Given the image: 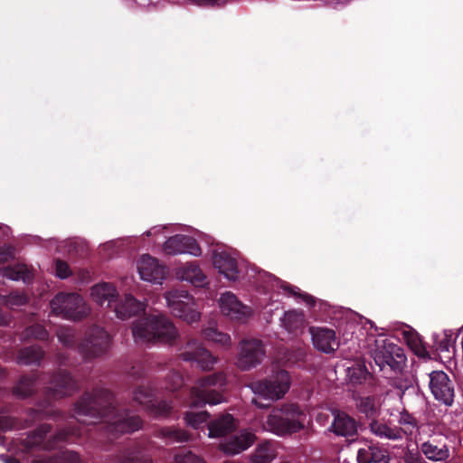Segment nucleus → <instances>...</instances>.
Instances as JSON below:
<instances>
[{"label": "nucleus", "mask_w": 463, "mask_h": 463, "mask_svg": "<svg viewBox=\"0 0 463 463\" xmlns=\"http://www.w3.org/2000/svg\"><path fill=\"white\" fill-rule=\"evenodd\" d=\"M369 427L372 433L381 439L390 440H400L402 439V431L398 427H391L379 420H373Z\"/></svg>", "instance_id": "c85d7f7f"}, {"label": "nucleus", "mask_w": 463, "mask_h": 463, "mask_svg": "<svg viewBox=\"0 0 463 463\" xmlns=\"http://www.w3.org/2000/svg\"><path fill=\"white\" fill-rule=\"evenodd\" d=\"M184 383V379L181 374L175 373H172L168 378V383L166 388L169 391H175L180 388Z\"/></svg>", "instance_id": "8fccbe9b"}, {"label": "nucleus", "mask_w": 463, "mask_h": 463, "mask_svg": "<svg viewBox=\"0 0 463 463\" xmlns=\"http://www.w3.org/2000/svg\"><path fill=\"white\" fill-rule=\"evenodd\" d=\"M190 3L201 7H220L230 0H188Z\"/></svg>", "instance_id": "de8ad7c7"}, {"label": "nucleus", "mask_w": 463, "mask_h": 463, "mask_svg": "<svg viewBox=\"0 0 463 463\" xmlns=\"http://www.w3.org/2000/svg\"><path fill=\"white\" fill-rule=\"evenodd\" d=\"M398 388L401 390V392L399 393V395L402 397V395L404 393V392L406 390H408L410 388V385L406 384V385H399Z\"/></svg>", "instance_id": "bf43d9fd"}, {"label": "nucleus", "mask_w": 463, "mask_h": 463, "mask_svg": "<svg viewBox=\"0 0 463 463\" xmlns=\"http://www.w3.org/2000/svg\"><path fill=\"white\" fill-rule=\"evenodd\" d=\"M351 316H352V317L349 318V320L347 321V324H346L347 328H352L354 326V322L356 319L355 316H354V315H351Z\"/></svg>", "instance_id": "13d9d810"}, {"label": "nucleus", "mask_w": 463, "mask_h": 463, "mask_svg": "<svg viewBox=\"0 0 463 463\" xmlns=\"http://www.w3.org/2000/svg\"><path fill=\"white\" fill-rule=\"evenodd\" d=\"M213 267L228 280L235 281L240 279L236 258L226 250H215L212 257Z\"/></svg>", "instance_id": "aec40b11"}, {"label": "nucleus", "mask_w": 463, "mask_h": 463, "mask_svg": "<svg viewBox=\"0 0 463 463\" xmlns=\"http://www.w3.org/2000/svg\"><path fill=\"white\" fill-rule=\"evenodd\" d=\"M154 391L150 385H141L133 392V399L151 414L161 417L166 416L172 410V405L166 402L154 403Z\"/></svg>", "instance_id": "dca6fc26"}, {"label": "nucleus", "mask_w": 463, "mask_h": 463, "mask_svg": "<svg viewBox=\"0 0 463 463\" xmlns=\"http://www.w3.org/2000/svg\"><path fill=\"white\" fill-rule=\"evenodd\" d=\"M146 305V301H139L131 294H126L121 298H116L111 307L118 318L126 320L140 312H144Z\"/></svg>", "instance_id": "4be33fe9"}, {"label": "nucleus", "mask_w": 463, "mask_h": 463, "mask_svg": "<svg viewBox=\"0 0 463 463\" xmlns=\"http://www.w3.org/2000/svg\"><path fill=\"white\" fill-rule=\"evenodd\" d=\"M71 274V269L66 262H64L61 260H57L55 261V275L58 278L64 279H67L68 277H70Z\"/></svg>", "instance_id": "a18cd8bd"}, {"label": "nucleus", "mask_w": 463, "mask_h": 463, "mask_svg": "<svg viewBox=\"0 0 463 463\" xmlns=\"http://www.w3.org/2000/svg\"><path fill=\"white\" fill-rule=\"evenodd\" d=\"M175 226L173 225H156L146 232L147 237H151L154 243L161 238H166V235L171 233Z\"/></svg>", "instance_id": "a19ab883"}, {"label": "nucleus", "mask_w": 463, "mask_h": 463, "mask_svg": "<svg viewBox=\"0 0 463 463\" xmlns=\"http://www.w3.org/2000/svg\"><path fill=\"white\" fill-rule=\"evenodd\" d=\"M280 324L286 331L298 334L305 328V314L299 310L286 311L280 318Z\"/></svg>", "instance_id": "bb28decb"}, {"label": "nucleus", "mask_w": 463, "mask_h": 463, "mask_svg": "<svg viewBox=\"0 0 463 463\" xmlns=\"http://www.w3.org/2000/svg\"><path fill=\"white\" fill-rule=\"evenodd\" d=\"M162 251L165 255L188 254L194 257L202 255V250L196 240L185 234L169 236L162 245Z\"/></svg>", "instance_id": "4468645a"}, {"label": "nucleus", "mask_w": 463, "mask_h": 463, "mask_svg": "<svg viewBox=\"0 0 463 463\" xmlns=\"http://www.w3.org/2000/svg\"><path fill=\"white\" fill-rule=\"evenodd\" d=\"M346 375L352 383L356 384L361 383L366 379L368 372L364 364L356 363L346 368Z\"/></svg>", "instance_id": "4c0bfd02"}, {"label": "nucleus", "mask_w": 463, "mask_h": 463, "mask_svg": "<svg viewBox=\"0 0 463 463\" xmlns=\"http://www.w3.org/2000/svg\"><path fill=\"white\" fill-rule=\"evenodd\" d=\"M313 345L320 352L330 354L339 346V342L333 329L322 326H311L309 328Z\"/></svg>", "instance_id": "412c9836"}, {"label": "nucleus", "mask_w": 463, "mask_h": 463, "mask_svg": "<svg viewBox=\"0 0 463 463\" xmlns=\"http://www.w3.org/2000/svg\"><path fill=\"white\" fill-rule=\"evenodd\" d=\"M277 457L275 444L266 441L260 443L251 457V463H271Z\"/></svg>", "instance_id": "7c9ffc66"}, {"label": "nucleus", "mask_w": 463, "mask_h": 463, "mask_svg": "<svg viewBox=\"0 0 463 463\" xmlns=\"http://www.w3.org/2000/svg\"><path fill=\"white\" fill-rule=\"evenodd\" d=\"M184 361L194 362L203 371H210L217 363V357L213 356L203 345L195 339L187 342L180 354Z\"/></svg>", "instance_id": "ddd939ff"}, {"label": "nucleus", "mask_w": 463, "mask_h": 463, "mask_svg": "<svg viewBox=\"0 0 463 463\" xmlns=\"http://www.w3.org/2000/svg\"><path fill=\"white\" fill-rule=\"evenodd\" d=\"M331 428L336 435L344 437L353 436L357 430L355 420L345 412L335 414Z\"/></svg>", "instance_id": "a878e982"}, {"label": "nucleus", "mask_w": 463, "mask_h": 463, "mask_svg": "<svg viewBox=\"0 0 463 463\" xmlns=\"http://www.w3.org/2000/svg\"><path fill=\"white\" fill-rule=\"evenodd\" d=\"M27 298L24 294L17 292L11 293L8 296L4 297V303L10 308H15L23 306L26 303Z\"/></svg>", "instance_id": "37998d69"}, {"label": "nucleus", "mask_w": 463, "mask_h": 463, "mask_svg": "<svg viewBox=\"0 0 463 463\" xmlns=\"http://www.w3.org/2000/svg\"><path fill=\"white\" fill-rule=\"evenodd\" d=\"M373 356L381 369L389 366L392 370H400L406 362L402 348L386 339L375 341Z\"/></svg>", "instance_id": "6e6552de"}, {"label": "nucleus", "mask_w": 463, "mask_h": 463, "mask_svg": "<svg viewBox=\"0 0 463 463\" xmlns=\"http://www.w3.org/2000/svg\"><path fill=\"white\" fill-rule=\"evenodd\" d=\"M290 376L285 370L273 373L269 379L251 383L252 392L266 400L277 401L284 397L290 387Z\"/></svg>", "instance_id": "0eeeda50"}, {"label": "nucleus", "mask_w": 463, "mask_h": 463, "mask_svg": "<svg viewBox=\"0 0 463 463\" xmlns=\"http://www.w3.org/2000/svg\"><path fill=\"white\" fill-rule=\"evenodd\" d=\"M306 420V413L298 405L286 403L274 407L261 423V427L279 437H286L302 430Z\"/></svg>", "instance_id": "7ed1b4c3"}, {"label": "nucleus", "mask_w": 463, "mask_h": 463, "mask_svg": "<svg viewBox=\"0 0 463 463\" xmlns=\"http://www.w3.org/2000/svg\"><path fill=\"white\" fill-rule=\"evenodd\" d=\"M0 229H1V230H2V229L4 230V231H3V232H4V234H5V235H7V234H8V231H9V228H8V227L0 225Z\"/></svg>", "instance_id": "0e129e2a"}, {"label": "nucleus", "mask_w": 463, "mask_h": 463, "mask_svg": "<svg viewBox=\"0 0 463 463\" xmlns=\"http://www.w3.org/2000/svg\"><path fill=\"white\" fill-rule=\"evenodd\" d=\"M64 463H80L79 455L74 452H65L62 455Z\"/></svg>", "instance_id": "864d4df0"}, {"label": "nucleus", "mask_w": 463, "mask_h": 463, "mask_svg": "<svg viewBox=\"0 0 463 463\" xmlns=\"http://www.w3.org/2000/svg\"><path fill=\"white\" fill-rule=\"evenodd\" d=\"M434 345L439 352H449L453 347L456 337L451 330H444L440 333H435L432 335Z\"/></svg>", "instance_id": "72a5a7b5"}, {"label": "nucleus", "mask_w": 463, "mask_h": 463, "mask_svg": "<svg viewBox=\"0 0 463 463\" xmlns=\"http://www.w3.org/2000/svg\"><path fill=\"white\" fill-rule=\"evenodd\" d=\"M49 430H50V429L48 426H46V425L41 426L35 433V435L37 437V440L33 441V444L39 445L42 442L43 437H45V435L49 432Z\"/></svg>", "instance_id": "603ef678"}, {"label": "nucleus", "mask_w": 463, "mask_h": 463, "mask_svg": "<svg viewBox=\"0 0 463 463\" xmlns=\"http://www.w3.org/2000/svg\"><path fill=\"white\" fill-rule=\"evenodd\" d=\"M52 313L71 320H80L90 313V307L77 293H59L50 302Z\"/></svg>", "instance_id": "423d86ee"}, {"label": "nucleus", "mask_w": 463, "mask_h": 463, "mask_svg": "<svg viewBox=\"0 0 463 463\" xmlns=\"http://www.w3.org/2000/svg\"><path fill=\"white\" fill-rule=\"evenodd\" d=\"M252 403L255 404L259 408H266L268 406L262 402H258L256 399L252 400Z\"/></svg>", "instance_id": "052dcab7"}, {"label": "nucleus", "mask_w": 463, "mask_h": 463, "mask_svg": "<svg viewBox=\"0 0 463 463\" xmlns=\"http://www.w3.org/2000/svg\"><path fill=\"white\" fill-rule=\"evenodd\" d=\"M0 274L12 280H22L25 283L32 279V273L24 264H17L14 267H6L0 270Z\"/></svg>", "instance_id": "2f4dec72"}, {"label": "nucleus", "mask_w": 463, "mask_h": 463, "mask_svg": "<svg viewBox=\"0 0 463 463\" xmlns=\"http://www.w3.org/2000/svg\"><path fill=\"white\" fill-rule=\"evenodd\" d=\"M115 244L114 241H109L104 244V249H109V247L113 246Z\"/></svg>", "instance_id": "69168bd1"}, {"label": "nucleus", "mask_w": 463, "mask_h": 463, "mask_svg": "<svg viewBox=\"0 0 463 463\" xmlns=\"http://www.w3.org/2000/svg\"><path fill=\"white\" fill-rule=\"evenodd\" d=\"M33 392L32 381L30 379H23L14 387V393L20 397H26Z\"/></svg>", "instance_id": "c03bdc74"}, {"label": "nucleus", "mask_w": 463, "mask_h": 463, "mask_svg": "<svg viewBox=\"0 0 463 463\" xmlns=\"http://www.w3.org/2000/svg\"><path fill=\"white\" fill-rule=\"evenodd\" d=\"M121 463H152L150 459L146 458L144 460V462H141V458L138 455H134L131 457H126L123 459H121Z\"/></svg>", "instance_id": "5fc2aeb1"}, {"label": "nucleus", "mask_w": 463, "mask_h": 463, "mask_svg": "<svg viewBox=\"0 0 463 463\" xmlns=\"http://www.w3.org/2000/svg\"><path fill=\"white\" fill-rule=\"evenodd\" d=\"M430 389L436 400L447 406L452 404L454 387L444 372L435 371L430 374Z\"/></svg>", "instance_id": "f3484780"}, {"label": "nucleus", "mask_w": 463, "mask_h": 463, "mask_svg": "<svg viewBox=\"0 0 463 463\" xmlns=\"http://www.w3.org/2000/svg\"><path fill=\"white\" fill-rule=\"evenodd\" d=\"M66 436H67V433L62 432V433H58L55 438L59 440H61V439H64L66 438Z\"/></svg>", "instance_id": "e2e57ef3"}, {"label": "nucleus", "mask_w": 463, "mask_h": 463, "mask_svg": "<svg viewBox=\"0 0 463 463\" xmlns=\"http://www.w3.org/2000/svg\"><path fill=\"white\" fill-rule=\"evenodd\" d=\"M26 334L41 340L46 339L48 336L47 331L40 325L27 328Z\"/></svg>", "instance_id": "09e8293b"}, {"label": "nucleus", "mask_w": 463, "mask_h": 463, "mask_svg": "<svg viewBox=\"0 0 463 463\" xmlns=\"http://www.w3.org/2000/svg\"><path fill=\"white\" fill-rule=\"evenodd\" d=\"M360 322L363 323L364 326L369 325L371 328L373 327V323L368 319H364H364L360 318Z\"/></svg>", "instance_id": "680f3d73"}, {"label": "nucleus", "mask_w": 463, "mask_h": 463, "mask_svg": "<svg viewBox=\"0 0 463 463\" xmlns=\"http://www.w3.org/2000/svg\"><path fill=\"white\" fill-rule=\"evenodd\" d=\"M5 463H18V461H16L15 459H9V458H6V459H5Z\"/></svg>", "instance_id": "338daca9"}, {"label": "nucleus", "mask_w": 463, "mask_h": 463, "mask_svg": "<svg viewBox=\"0 0 463 463\" xmlns=\"http://www.w3.org/2000/svg\"><path fill=\"white\" fill-rule=\"evenodd\" d=\"M43 357V351L38 346L22 349L17 356L18 363L31 364L38 363Z\"/></svg>", "instance_id": "e433bc0d"}, {"label": "nucleus", "mask_w": 463, "mask_h": 463, "mask_svg": "<svg viewBox=\"0 0 463 463\" xmlns=\"http://www.w3.org/2000/svg\"><path fill=\"white\" fill-rule=\"evenodd\" d=\"M252 273H256V282L261 284L267 291L281 292L287 296H294L299 298L303 303L309 307L316 305V298L307 293H301L297 288L288 286L286 282L275 278L271 274H269L262 270L256 271L255 269H251Z\"/></svg>", "instance_id": "9d476101"}, {"label": "nucleus", "mask_w": 463, "mask_h": 463, "mask_svg": "<svg viewBox=\"0 0 463 463\" xmlns=\"http://www.w3.org/2000/svg\"><path fill=\"white\" fill-rule=\"evenodd\" d=\"M174 275L178 281L186 282L196 288L209 285L207 276L196 261H187L176 267Z\"/></svg>", "instance_id": "a211bd4d"}, {"label": "nucleus", "mask_w": 463, "mask_h": 463, "mask_svg": "<svg viewBox=\"0 0 463 463\" xmlns=\"http://www.w3.org/2000/svg\"><path fill=\"white\" fill-rule=\"evenodd\" d=\"M407 463H421V462L419 460L413 459V460L408 461Z\"/></svg>", "instance_id": "774afa93"}, {"label": "nucleus", "mask_w": 463, "mask_h": 463, "mask_svg": "<svg viewBox=\"0 0 463 463\" xmlns=\"http://www.w3.org/2000/svg\"><path fill=\"white\" fill-rule=\"evenodd\" d=\"M162 435L169 442H184L189 439V435L184 430L178 429H165L162 430Z\"/></svg>", "instance_id": "79ce46f5"}, {"label": "nucleus", "mask_w": 463, "mask_h": 463, "mask_svg": "<svg viewBox=\"0 0 463 463\" xmlns=\"http://www.w3.org/2000/svg\"><path fill=\"white\" fill-rule=\"evenodd\" d=\"M217 303L222 316L239 323H246L254 314L250 307L243 304L231 291L222 293Z\"/></svg>", "instance_id": "9b49d317"}, {"label": "nucleus", "mask_w": 463, "mask_h": 463, "mask_svg": "<svg viewBox=\"0 0 463 463\" xmlns=\"http://www.w3.org/2000/svg\"><path fill=\"white\" fill-rule=\"evenodd\" d=\"M14 256V249L11 246L0 247V263L8 261Z\"/></svg>", "instance_id": "3c124183"}, {"label": "nucleus", "mask_w": 463, "mask_h": 463, "mask_svg": "<svg viewBox=\"0 0 463 463\" xmlns=\"http://www.w3.org/2000/svg\"><path fill=\"white\" fill-rule=\"evenodd\" d=\"M234 419L231 414H224L208 425V437L219 438L234 429Z\"/></svg>", "instance_id": "cd10ccee"}, {"label": "nucleus", "mask_w": 463, "mask_h": 463, "mask_svg": "<svg viewBox=\"0 0 463 463\" xmlns=\"http://www.w3.org/2000/svg\"><path fill=\"white\" fill-rule=\"evenodd\" d=\"M76 388V383L70 374L61 372L55 375L49 387L55 398L71 394Z\"/></svg>", "instance_id": "393cba45"}, {"label": "nucleus", "mask_w": 463, "mask_h": 463, "mask_svg": "<svg viewBox=\"0 0 463 463\" xmlns=\"http://www.w3.org/2000/svg\"><path fill=\"white\" fill-rule=\"evenodd\" d=\"M132 335L140 345L156 341L169 343L178 336V331L168 317L158 314L136 321L132 326Z\"/></svg>", "instance_id": "20e7f679"}, {"label": "nucleus", "mask_w": 463, "mask_h": 463, "mask_svg": "<svg viewBox=\"0 0 463 463\" xmlns=\"http://www.w3.org/2000/svg\"><path fill=\"white\" fill-rule=\"evenodd\" d=\"M420 451L428 459L432 461H443L449 456V451L446 445L439 446L433 440L423 442L420 446Z\"/></svg>", "instance_id": "c756f323"}, {"label": "nucleus", "mask_w": 463, "mask_h": 463, "mask_svg": "<svg viewBox=\"0 0 463 463\" xmlns=\"http://www.w3.org/2000/svg\"><path fill=\"white\" fill-rule=\"evenodd\" d=\"M358 463H389L385 451L372 441L364 443L357 451Z\"/></svg>", "instance_id": "b1692460"}, {"label": "nucleus", "mask_w": 463, "mask_h": 463, "mask_svg": "<svg viewBox=\"0 0 463 463\" xmlns=\"http://www.w3.org/2000/svg\"><path fill=\"white\" fill-rule=\"evenodd\" d=\"M110 344L109 335L103 328L94 326L87 331L79 349L88 357H96L107 352Z\"/></svg>", "instance_id": "f8f14e48"}, {"label": "nucleus", "mask_w": 463, "mask_h": 463, "mask_svg": "<svg viewBox=\"0 0 463 463\" xmlns=\"http://www.w3.org/2000/svg\"><path fill=\"white\" fill-rule=\"evenodd\" d=\"M137 269L142 280L153 284H162L166 276L165 267L148 254L142 255L137 260Z\"/></svg>", "instance_id": "2eb2a0df"}, {"label": "nucleus", "mask_w": 463, "mask_h": 463, "mask_svg": "<svg viewBox=\"0 0 463 463\" xmlns=\"http://www.w3.org/2000/svg\"><path fill=\"white\" fill-rule=\"evenodd\" d=\"M111 401L112 394L107 390H99L92 395L86 394L76 403L74 416L79 421L87 423L80 419L81 416L95 418L99 415L107 419L109 431L115 433L133 432L141 427L139 417L128 411L116 412L115 408L110 407ZM88 423H94V420Z\"/></svg>", "instance_id": "f257e3e1"}, {"label": "nucleus", "mask_w": 463, "mask_h": 463, "mask_svg": "<svg viewBox=\"0 0 463 463\" xmlns=\"http://www.w3.org/2000/svg\"><path fill=\"white\" fill-rule=\"evenodd\" d=\"M202 335L207 341L213 342L222 347L229 348L232 346V338L230 335L219 331L216 327L209 326L202 330Z\"/></svg>", "instance_id": "473e14b6"}, {"label": "nucleus", "mask_w": 463, "mask_h": 463, "mask_svg": "<svg viewBox=\"0 0 463 463\" xmlns=\"http://www.w3.org/2000/svg\"><path fill=\"white\" fill-rule=\"evenodd\" d=\"M226 378L222 373H215L199 379L191 390L190 411L185 413L186 424L194 429L206 422L210 417L206 411H194L193 409L205 404L215 405L222 403L224 399L220 389L224 386Z\"/></svg>", "instance_id": "f03ea898"}, {"label": "nucleus", "mask_w": 463, "mask_h": 463, "mask_svg": "<svg viewBox=\"0 0 463 463\" xmlns=\"http://www.w3.org/2000/svg\"><path fill=\"white\" fill-rule=\"evenodd\" d=\"M236 366L242 371L255 368L265 356L262 342L256 338H244L239 343Z\"/></svg>", "instance_id": "1a4fd4ad"}, {"label": "nucleus", "mask_w": 463, "mask_h": 463, "mask_svg": "<svg viewBox=\"0 0 463 463\" xmlns=\"http://www.w3.org/2000/svg\"><path fill=\"white\" fill-rule=\"evenodd\" d=\"M329 420V414L327 411L320 412L317 415V420L321 424L324 425L326 422H327Z\"/></svg>", "instance_id": "6e6d98bb"}, {"label": "nucleus", "mask_w": 463, "mask_h": 463, "mask_svg": "<svg viewBox=\"0 0 463 463\" xmlns=\"http://www.w3.org/2000/svg\"><path fill=\"white\" fill-rule=\"evenodd\" d=\"M174 460L175 463H206L203 458L187 449L175 453Z\"/></svg>", "instance_id": "ea45409f"}, {"label": "nucleus", "mask_w": 463, "mask_h": 463, "mask_svg": "<svg viewBox=\"0 0 463 463\" xmlns=\"http://www.w3.org/2000/svg\"><path fill=\"white\" fill-rule=\"evenodd\" d=\"M163 297L169 312L188 324L200 321L202 313L197 307L195 298L186 289L172 288L166 290Z\"/></svg>", "instance_id": "39448f33"}, {"label": "nucleus", "mask_w": 463, "mask_h": 463, "mask_svg": "<svg viewBox=\"0 0 463 463\" xmlns=\"http://www.w3.org/2000/svg\"><path fill=\"white\" fill-rule=\"evenodd\" d=\"M404 337L408 345L417 356L421 358L429 357V352L417 333L412 331L404 332Z\"/></svg>", "instance_id": "f704fd0d"}, {"label": "nucleus", "mask_w": 463, "mask_h": 463, "mask_svg": "<svg viewBox=\"0 0 463 463\" xmlns=\"http://www.w3.org/2000/svg\"><path fill=\"white\" fill-rule=\"evenodd\" d=\"M8 323V317L6 316H5L4 314H2V312L0 311V325H5Z\"/></svg>", "instance_id": "4d7b16f0"}, {"label": "nucleus", "mask_w": 463, "mask_h": 463, "mask_svg": "<svg viewBox=\"0 0 463 463\" xmlns=\"http://www.w3.org/2000/svg\"><path fill=\"white\" fill-rule=\"evenodd\" d=\"M398 422L402 426L400 429L402 431V436L404 434H411L418 429V422L416 419L404 410L400 411Z\"/></svg>", "instance_id": "58836bf2"}, {"label": "nucleus", "mask_w": 463, "mask_h": 463, "mask_svg": "<svg viewBox=\"0 0 463 463\" xmlns=\"http://www.w3.org/2000/svg\"><path fill=\"white\" fill-rule=\"evenodd\" d=\"M256 439L255 434L250 430H242L222 440L220 449L226 455H236L248 449Z\"/></svg>", "instance_id": "6ab92c4d"}, {"label": "nucleus", "mask_w": 463, "mask_h": 463, "mask_svg": "<svg viewBox=\"0 0 463 463\" xmlns=\"http://www.w3.org/2000/svg\"><path fill=\"white\" fill-rule=\"evenodd\" d=\"M359 411L364 413L368 418L378 415L380 411V402L374 397H363L357 401Z\"/></svg>", "instance_id": "c9c22d12"}, {"label": "nucleus", "mask_w": 463, "mask_h": 463, "mask_svg": "<svg viewBox=\"0 0 463 463\" xmlns=\"http://www.w3.org/2000/svg\"><path fill=\"white\" fill-rule=\"evenodd\" d=\"M117 297V288L111 283L100 282L94 285L90 289V298L99 306L107 304L111 307Z\"/></svg>", "instance_id": "5701e85b"}, {"label": "nucleus", "mask_w": 463, "mask_h": 463, "mask_svg": "<svg viewBox=\"0 0 463 463\" xmlns=\"http://www.w3.org/2000/svg\"><path fill=\"white\" fill-rule=\"evenodd\" d=\"M59 341L64 345H70L72 343L74 334L71 328L61 327L57 332Z\"/></svg>", "instance_id": "49530a36"}]
</instances>
